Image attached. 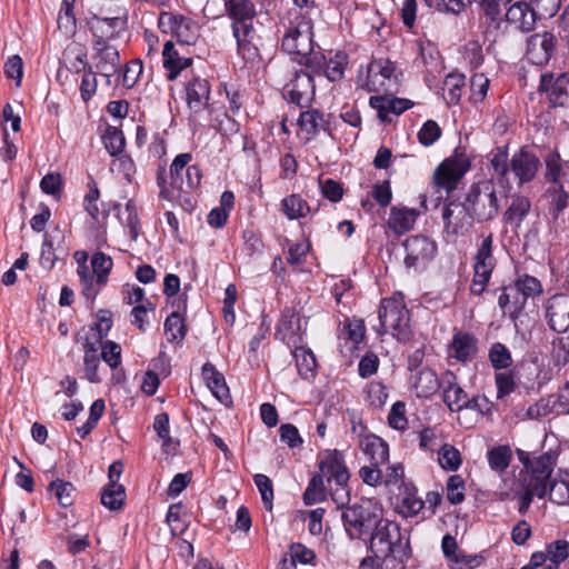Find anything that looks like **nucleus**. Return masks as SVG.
<instances>
[{
	"mask_svg": "<svg viewBox=\"0 0 569 569\" xmlns=\"http://www.w3.org/2000/svg\"><path fill=\"white\" fill-rule=\"evenodd\" d=\"M551 358L556 367L569 363V336L558 337L551 342Z\"/></svg>",
	"mask_w": 569,
	"mask_h": 569,
	"instance_id": "09e8293b",
	"label": "nucleus"
},
{
	"mask_svg": "<svg viewBox=\"0 0 569 569\" xmlns=\"http://www.w3.org/2000/svg\"><path fill=\"white\" fill-rule=\"evenodd\" d=\"M295 357L297 359L299 373L302 377L308 378L309 375L313 373V369L316 368V358L312 352L301 348L296 350Z\"/></svg>",
	"mask_w": 569,
	"mask_h": 569,
	"instance_id": "13d9d810",
	"label": "nucleus"
},
{
	"mask_svg": "<svg viewBox=\"0 0 569 569\" xmlns=\"http://www.w3.org/2000/svg\"><path fill=\"white\" fill-rule=\"evenodd\" d=\"M300 129L309 137H312L325 129L326 122L323 116L317 110H308L300 113L299 117Z\"/></svg>",
	"mask_w": 569,
	"mask_h": 569,
	"instance_id": "58836bf2",
	"label": "nucleus"
},
{
	"mask_svg": "<svg viewBox=\"0 0 569 569\" xmlns=\"http://www.w3.org/2000/svg\"><path fill=\"white\" fill-rule=\"evenodd\" d=\"M429 8L442 12L459 13L465 9V0H423Z\"/></svg>",
	"mask_w": 569,
	"mask_h": 569,
	"instance_id": "69168bd1",
	"label": "nucleus"
},
{
	"mask_svg": "<svg viewBox=\"0 0 569 569\" xmlns=\"http://www.w3.org/2000/svg\"><path fill=\"white\" fill-rule=\"evenodd\" d=\"M253 481L261 495L264 508L271 511L273 507V488L270 478L266 475L258 473L253 477Z\"/></svg>",
	"mask_w": 569,
	"mask_h": 569,
	"instance_id": "6e6d98bb",
	"label": "nucleus"
},
{
	"mask_svg": "<svg viewBox=\"0 0 569 569\" xmlns=\"http://www.w3.org/2000/svg\"><path fill=\"white\" fill-rule=\"evenodd\" d=\"M283 213L290 219L306 217L310 212L308 203L298 194H291L281 201Z\"/></svg>",
	"mask_w": 569,
	"mask_h": 569,
	"instance_id": "e433bc0d",
	"label": "nucleus"
},
{
	"mask_svg": "<svg viewBox=\"0 0 569 569\" xmlns=\"http://www.w3.org/2000/svg\"><path fill=\"white\" fill-rule=\"evenodd\" d=\"M100 357L111 369H116L121 363V347L111 340L100 341Z\"/></svg>",
	"mask_w": 569,
	"mask_h": 569,
	"instance_id": "864d4df0",
	"label": "nucleus"
},
{
	"mask_svg": "<svg viewBox=\"0 0 569 569\" xmlns=\"http://www.w3.org/2000/svg\"><path fill=\"white\" fill-rule=\"evenodd\" d=\"M112 259L103 252H97L91 259L93 273L97 276L98 284L102 286L107 282V277L112 269Z\"/></svg>",
	"mask_w": 569,
	"mask_h": 569,
	"instance_id": "a18cd8bd",
	"label": "nucleus"
},
{
	"mask_svg": "<svg viewBox=\"0 0 569 569\" xmlns=\"http://www.w3.org/2000/svg\"><path fill=\"white\" fill-rule=\"evenodd\" d=\"M342 520L349 535L360 539L371 532L381 520V515L371 500H363L360 505L348 507L342 513Z\"/></svg>",
	"mask_w": 569,
	"mask_h": 569,
	"instance_id": "0eeeda50",
	"label": "nucleus"
},
{
	"mask_svg": "<svg viewBox=\"0 0 569 569\" xmlns=\"http://www.w3.org/2000/svg\"><path fill=\"white\" fill-rule=\"evenodd\" d=\"M92 31L94 42L108 43L109 40L114 39L126 28V20L120 17L114 18H97L94 17Z\"/></svg>",
	"mask_w": 569,
	"mask_h": 569,
	"instance_id": "b1692460",
	"label": "nucleus"
},
{
	"mask_svg": "<svg viewBox=\"0 0 569 569\" xmlns=\"http://www.w3.org/2000/svg\"><path fill=\"white\" fill-rule=\"evenodd\" d=\"M63 67H69L70 72L74 71L76 73L80 72L81 69L83 71H87L88 67H91L87 63L86 58L87 53L86 50L82 47L74 46L69 47L64 50L63 53Z\"/></svg>",
	"mask_w": 569,
	"mask_h": 569,
	"instance_id": "4c0bfd02",
	"label": "nucleus"
},
{
	"mask_svg": "<svg viewBox=\"0 0 569 569\" xmlns=\"http://www.w3.org/2000/svg\"><path fill=\"white\" fill-rule=\"evenodd\" d=\"M547 556L552 563H560L569 557V542L556 540L547 546Z\"/></svg>",
	"mask_w": 569,
	"mask_h": 569,
	"instance_id": "bf43d9fd",
	"label": "nucleus"
},
{
	"mask_svg": "<svg viewBox=\"0 0 569 569\" xmlns=\"http://www.w3.org/2000/svg\"><path fill=\"white\" fill-rule=\"evenodd\" d=\"M468 169L469 163L465 158H448L435 170L433 182L438 188L450 193L457 188Z\"/></svg>",
	"mask_w": 569,
	"mask_h": 569,
	"instance_id": "f8f14e48",
	"label": "nucleus"
},
{
	"mask_svg": "<svg viewBox=\"0 0 569 569\" xmlns=\"http://www.w3.org/2000/svg\"><path fill=\"white\" fill-rule=\"evenodd\" d=\"M516 291L523 299V303L529 297H533L541 292V283L535 277L525 274L516 280L513 283Z\"/></svg>",
	"mask_w": 569,
	"mask_h": 569,
	"instance_id": "c03bdc74",
	"label": "nucleus"
},
{
	"mask_svg": "<svg viewBox=\"0 0 569 569\" xmlns=\"http://www.w3.org/2000/svg\"><path fill=\"white\" fill-rule=\"evenodd\" d=\"M539 90L548 93L553 106H565L569 98V73H561L557 78L552 73L542 74Z\"/></svg>",
	"mask_w": 569,
	"mask_h": 569,
	"instance_id": "dca6fc26",
	"label": "nucleus"
},
{
	"mask_svg": "<svg viewBox=\"0 0 569 569\" xmlns=\"http://www.w3.org/2000/svg\"><path fill=\"white\" fill-rule=\"evenodd\" d=\"M312 23L305 16L298 14L290 22L282 39V49L312 72H320L326 64L321 49H315Z\"/></svg>",
	"mask_w": 569,
	"mask_h": 569,
	"instance_id": "f257e3e1",
	"label": "nucleus"
},
{
	"mask_svg": "<svg viewBox=\"0 0 569 569\" xmlns=\"http://www.w3.org/2000/svg\"><path fill=\"white\" fill-rule=\"evenodd\" d=\"M546 178L548 181L563 188V183L569 182V168L561 161L559 153L549 152L546 157Z\"/></svg>",
	"mask_w": 569,
	"mask_h": 569,
	"instance_id": "7c9ffc66",
	"label": "nucleus"
},
{
	"mask_svg": "<svg viewBox=\"0 0 569 569\" xmlns=\"http://www.w3.org/2000/svg\"><path fill=\"white\" fill-rule=\"evenodd\" d=\"M465 203L473 220L485 222L493 219L499 210L495 184L488 180L473 184L465 199Z\"/></svg>",
	"mask_w": 569,
	"mask_h": 569,
	"instance_id": "423d86ee",
	"label": "nucleus"
},
{
	"mask_svg": "<svg viewBox=\"0 0 569 569\" xmlns=\"http://www.w3.org/2000/svg\"><path fill=\"white\" fill-rule=\"evenodd\" d=\"M126 490L121 483L107 485L101 492V503L110 510L121 509Z\"/></svg>",
	"mask_w": 569,
	"mask_h": 569,
	"instance_id": "f704fd0d",
	"label": "nucleus"
},
{
	"mask_svg": "<svg viewBox=\"0 0 569 569\" xmlns=\"http://www.w3.org/2000/svg\"><path fill=\"white\" fill-rule=\"evenodd\" d=\"M489 360L495 369H507L512 363L510 351L500 342H496L491 346Z\"/></svg>",
	"mask_w": 569,
	"mask_h": 569,
	"instance_id": "8fccbe9b",
	"label": "nucleus"
},
{
	"mask_svg": "<svg viewBox=\"0 0 569 569\" xmlns=\"http://www.w3.org/2000/svg\"><path fill=\"white\" fill-rule=\"evenodd\" d=\"M202 376L212 395L224 406H229L232 400L229 388L226 385L224 377L218 372L211 363L202 367Z\"/></svg>",
	"mask_w": 569,
	"mask_h": 569,
	"instance_id": "393cba45",
	"label": "nucleus"
},
{
	"mask_svg": "<svg viewBox=\"0 0 569 569\" xmlns=\"http://www.w3.org/2000/svg\"><path fill=\"white\" fill-rule=\"evenodd\" d=\"M481 558L479 556L465 555L458 552L450 561L451 569H473L480 565Z\"/></svg>",
	"mask_w": 569,
	"mask_h": 569,
	"instance_id": "774afa93",
	"label": "nucleus"
},
{
	"mask_svg": "<svg viewBox=\"0 0 569 569\" xmlns=\"http://www.w3.org/2000/svg\"><path fill=\"white\" fill-rule=\"evenodd\" d=\"M83 366L86 378L92 383H98L101 381V377L99 375L101 358L99 355V347H97L96 343L87 340L83 345Z\"/></svg>",
	"mask_w": 569,
	"mask_h": 569,
	"instance_id": "473e14b6",
	"label": "nucleus"
},
{
	"mask_svg": "<svg viewBox=\"0 0 569 569\" xmlns=\"http://www.w3.org/2000/svg\"><path fill=\"white\" fill-rule=\"evenodd\" d=\"M530 4L539 18H551L558 12L560 0H530Z\"/></svg>",
	"mask_w": 569,
	"mask_h": 569,
	"instance_id": "338daca9",
	"label": "nucleus"
},
{
	"mask_svg": "<svg viewBox=\"0 0 569 569\" xmlns=\"http://www.w3.org/2000/svg\"><path fill=\"white\" fill-rule=\"evenodd\" d=\"M490 164L493 171L501 178V180L508 182L507 176L510 169V162L508 161L507 151L498 149L497 152L492 154Z\"/></svg>",
	"mask_w": 569,
	"mask_h": 569,
	"instance_id": "e2e57ef3",
	"label": "nucleus"
},
{
	"mask_svg": "<svg viewBox=\"0 0 569 569\" xmlns=\"http://www.w3.org/2000/svg\"><path fill=\"white\" fill-rule=\"evenodd\" d=\"M186 100L189 109L197 113L208 106L210 86L206 79L193 77L186 83Z\"/></svg>",
	"mask_w": 569,
	"mask_h": 569,
	"instance_id": "aec40b11",
	"label": "nucleus"
},
{
	"mask_svg": "<svg viewBox=\"0 0 569 569\" xmlns=\"http://www.w3.org/2000/svg\"><path fill=\"white\" fill-rule=\"evenodd\" d=\"M96 50L94 68L97 72L108 79L114 74L120 63V56L116 47L102 42H93Z\"/></svg>",
	"mask_w": 569,
	"mask_h": 569,
	"instance_id": "6ab92c4d",
	"label": "nucleus"
},
{
	"mask_svg": "<svg viewBox=\"0 0 569 569\" xmlns=\"http://www.w3.org/2000/svg\"><path fill=\"white\" fill-rule=\"evenodd\" d=\"M498 303L503 310L516 311L523 306V299L520 298L512 284L503 289V292L498 298Z\"/></svg>",
	"mask_w": 569,
	"mask_h": 569,
	"instance_id": "4d7b16f0",
	"label": "nucleus"
},
{
	"mask_svg": "<svg viewBox=\"0 0 569 569\" xmlns=\"http://www.w3.org/2000/svg\"><path fill=\"white\" fill-rule=\"evenodd\" d=\"M512 452L509 446H498L488 451V462L492 470L505 471L511 461Z\"/></svg>",
	"mask_w": 569,
	"mask_h": 569,
	"instance_id": "a19ab883",
	"label": "nucleus"
},
{
	"mask_svg": "<svg viewBox=\"0 0 569 569\" xmlns=\"http://www.w3.org/2000/svg\"><path fill=\"white\" fill-rule=\"evenodd\" d=\"M347 57L343 53H337L335 58H331L329 61L326 60V64L323 66L320 73H325V76L330 81H337L342 79L345 72V66Z\"/></svg>",
	"mask_w": 569,
	"mask_h": 569,
	"instance_id": "603ef678",
	"label": "nucleus"
},
{
	"mask_svg": "<svg viewBox=\"0 0 569 569\" xmlns=\"http://www.w3.org/2000/svg\"><path fill=\"white\" fill-rule=\"evenodd\" d=\"M463 487L465 482L460 476H451L447 483V499L453 505L462 502L465 499Z\"/></svg>",
	"mask_w": 569,
	"mask_h": 569,
	"instance_id": "680f3d73",
	"label": "nucleus"
},
{
	"mask_svg": "<svg viewBox=\"0 0 569 569\" xmlns=\"http://www.w3.org/2000/svg\"><path fill=\"white\" fill-rule=\"evenodd\" d=\"M191 160L189 153L178 154L170 167L171 184L178 190H183V171L188 168L187 164Z\"/></svg>",
	"mask_w": 569,
	"mask_h": 569,
	"instance_id": "de8ad7c7",
	"label": "nucleus"
},
{
	"mask_svg": "<svg viewBox=\"0 0 569 569\" xmlns=\"http://www.w3.org/2000/svg\"><path fill=\"white\" fill-rule=\"evenodd\" d=\"M408 546V540L402 542L399 526L392 521L381 519L371 530L369 548L378 557L406 556Z\"/></svg>",
	"mask_w": 569,
	"mask_h": 569,
	"instance_id": "20e7f679",
	"label": "nucleus"
},
{
	"mask_svg": "<svg viewBox=\"0 0 569 569\" xmlns=\"http://www.w3.org/2000/svg\"><path fill=\"white\" fill-rule=\"evenodd\" d=\"M403 247L408 268H423L437 253V243L426 236H411L403 242Z\"/></svg>",
	"mask_w": 569,
	"mask_h": 569,
	"instance_id": "9b49d317",
	"label": "nucleus"
},
{
	"mask_svg": "<svg viewBox=\"0 0 569 569\" xmlns=\"http://www.w3.org/2000/svg\"><path fill=\"white\" fill-rule=\"evenodd\" d=\"M4 74L9 79H13L17 87H20L23 76V62L20 56L14 54L6 61Z\"/></svg>",
	"mask_w": 569,
	"mask_h": 569,
	"instance_id": "0e129e2a",
	"label": "nucleus"
},
{
	"mask_svg": "<svg viewBox=\"0 0 569 569\" xmlns=\"http://www.w3.org/2000/svg\"><path fill=\"white\" fill-rule=\"evenodd\" d=\"M398 84L396 67L389 60H375L368 67L366 87L369 91L391 92Z\"/></svg>",
	"mask_w": 569,
	"mask_h": 569,
	"instance_id": "9d476101",
	"label": "nucleus"
},
{
	"mask_svg": "<svg viewBox=\"0 0 569 569\" xmlns=\"http://www.w3.org/2000/svg\"><path fill=\"white\" fill-rule=\"evenodd\" d=\"M323 473L316 475L311 478L305 493L303 501L307 506H311L316 502L323 501L326 499V487L323 482Z\"/></svg>",
	"mask_w": 569,
	"mask_h": 569,
	"instance_id": "79ce46f5",
	"label": "nucleus"
},
{
	"mask_svg": "<svg viewBox=\"0 0 569 569\" xmlns=\"http://www.w3.org/2000/svg\"><path fill=\"white\" fill-rule=\"evenodd\" d=\"M439 463L446 470H457L461 465L460 452L450 445H443L439 452Z\"/></svg>",
	"mask_w": 569,
	"mask_h": 569,
	"instance_id": "5fc2aeb1",
	"label": "nucleus"
},
{
	"mask_svg": "<svg viewBox=\"0 0 569 569\" xmlns=\"http://www.w3.org/2000/svg\"><path fill=\"white\" fill-rule=\"evenodd\" d=\"M443 231L448 237H462L473 224L467 204L459 201H450L442 209Z\"/></svg>",
	"mask_w": 569,
	"mask_h": 569,
	"instance_id": "1a4fd4ad",
	"label": "nucleus"
},
{
	"mask_svg": "<svg viewBox=\"0 0 569 569\" xmlns=\"http://www.w3.org/2000/svg\"><path fill=\"white\" fill-rule=\"evenodd\" d=\"M465 77L462 74L450 73L443 81V96L448 103L457 104L460 101Z\"/></svg>",
	"mask_w": 569,
	"mask_h": 569,
	"instance_id": "ea45409f",
	"label": "nucleus"
},
{
	"mask_svg": "<svg viewBox=\"0 0 569 569\" xmlns=\"http://www.w3.org/2000/svg\"><path fill=\"white\" fill-rule=\"evenodd\" d=\"M360 446L363 452L370 457L371 462L376 465H383L389 459L388 445L375 435H366L360 440Z\"/></svg>",
	"mask_w": 569,
	"mask_h": 569,
	"instance_id": "c85d7f7f",
	"label": "nucleus"
},
{
	"mask_svg": "<svg viewBox=\"0 0 569 569\" xmlns=\"http://www.w3.org/2000/svg\"><path fill=\"white\" fill-rule=\"evenodd\" d=\"M555 49V37L550 32L536 33L527 40V58L537 66L546 64Z\"/></svg>",
	"mask_w": 569,
	"mask_h": 569,
	"instance_id": "2eb2a0df",
	"label": "nucleus"
},
{
	"mask_svg": "<svg viewBox=\"0 0 569 569\" xmlns=\"http://www.w3.org/2000/svg\"><path fill=\"white\" fill-rule=\"evenodd\" d=\"M527 479L516 480L515 496L519 499L518 511L520 515H525L528 511L535 496L543 498L547 495L545 487L531 485L530 479L528 477Z\"/></svg>",
	"mask_w": 569,
	"mask_h": 569,
	"instance_id": "bb28decb",
	"label": "nucleus"
},
{
	"mask_svg": "<svg viewBox=\"0 0 569 569\" xmlns=\"http://www.w3.org/2000/svg\"><path fill=\"white\" fill-rule=\"evenodd\" d=\"M540 167L538 157L527 150H519L510 160V170L518 179L519 186L530 182Z\"/></svg>",
	"mask_w": 569,
	"mask_h": 569,
	"instance_id": "f3484780",
	"label": "nucleus"
},
{
	"mask_svg": "<svg viewBox=\"0 0 569 569\" xmlns=\"http://www.w3.org/2000/svg\"><path fill=\"white\" fill-rule=\"evenodd\" d=\"M549 498L557 505H568L569 503V480L567 479H552L548 481Z\"/></svg>",
	"mask_w": 569,
	"mask_h": 569,
	"instance_id": "37998d69",
	"label": "nucleus"
},
{
	"mask_svg": "<svg viewBox=\"0 0 569 569\" xmlns=\"http://www.w3.org/2000/svg\"><path fill=\"white\" fill-rule=\"evenodd\" d=\"M370 106L378 110L380 119L385 120L388 113L400 114L412 106L407 99H387L383 97H371Z\"/></svg>",
	"mask_w": 569,
	"mask_h": 569,
	"instance_id": "2f4dec72",
	"label": "nucleus"
},
{
	"mask_svg": "<svg viewBox=\"0 0 569 569\" xmlns=\"http://www.w3.org/2000/svg\"><path fill=\"white\" fill-rule=\"evenodd\" d=\"M441 129L433 120L425 122L418 132L419 142L426 147L433 144L440 137Z\"/></svg>",
	"mask_w": 569,
	"mask_h": 569,
	"instance_id": "052dcab7",
	"label": "nucleus"
},
{
	"mask_svg": "<svg viewBox=\"0 0 569 569\" xmlns=\"http://www.w3.org/2000/svg\"><path fill=\"white\" fill-rule=\"evenodd\" d=\"M492 234L482 238L475 256V274L470 284V291L472 295L480 296L486 290L491 273L496 267V259L492 254Z\"/></svg>",
	"mask_w": 569,
	"mask_h": 569,
	"instance_id": "6e6552de",
	"label": "nucleus"
},
{
	"mask_svg": "<svg viewBox=\"0 0 569 569\" xmlns=\"http://www.w3.org/2000/svg\"><path fill=\"white\" fill-rule=\"evenodd\" d=\"M49 489L54 492L58 502L62 507H69L73 503V493L76 489L71 482L58 479L50 483Z\"/></svg>",
	"mask_w": 569,
	"mask_h": 569,
	"instance_id": "3c124183",
	"label": "nucleus"
},
{
	"mask_svg": "<svg viewBox=\"0 0 569 569\" xmlns=\"http://www.w3.org/2000/svg\"><path fill=\"white\" fill-rule=\"evenodd\" d=\"M412 387L418 397H429L441 387V379H438L431 369H421L412 377Z\"/></svg>",
	"mask_w": 569,
	"mask_h": 569,
	"instance_id": "c756f323",
	"label": "nucleus"
},
{
	"mask_svg": "<svg viewBox=\"0 0 569 569\" xmlns=\"http://www.w3.org/2000/svg\"><path fill=\"white\" fill-rule=\"evenodd\" d=\"M419 216L416 209L395 206L390 209L388 219V227L397 234H402L409 231Z\"/></svg>",
	"mask_w": 569,
	"mask_h": 569,
	"instance_id": "a878e982",
	"label": "nucleus"
},
{
	"mask_svg": "<svg viewBox=\"0 0 569 569\" xmlns=\"http://www.w3.org/2000/svg\"><path fill=\"white\" fill-rule=\"evenodd\" d=\"M226 10L232 19V31L237 40L238 52L244 59H251L257 54L253 44L256 30L252 21L256 17L254 4L250 0H226Z\"/></svg>",
	"mask_w": 569,
	"mask_h": 569,
	"instance_id": "f03ea898",
	"label": "nucleus"
},
{
	"mask_svg": "<svg viewBox=\"0 0 569 569\" xmlns=\"http://www.w3.org/2000/svg\"><path fill=\"white\" fill-rule=\"evenodd\" d=\"M477 345L478 340L473 335L465 331H457L449 345V357L455 358L458 361L466 362L476 356L478 351Z\"/></svg>",
	"mask_w": 569,
	"mask_h": 569,
	"instance_id": "412c9836",
	"label": "nucleus"
},
{
	"mask_svg": "<svg viewBox=\"0 0 569 569\" xmlns=\"http://www.w3.org/2000/svg\"><path fill=\"white\" fill-rule=\"evenodd\" d=\"M531 208L530 200L523 196H515L511 200L510 206L503 213V220L519 228L523 219L528 216Z\"/></svg>",
	"mask_w": 569,
	"mask_h": 569,
	"instance_id": "72a5a7b5",
	"label": "nucleus"
},
{
	"mask_svg": "<svg viewBox=\"0 0 569 569\" xmlns=\"http://www.w3.org/2000/svg\"><path fill=\"white\" fill-rule=\"evenodd\" d=\"M546 319L551 330L558 333L569 331V296L555 295L546 301Z\"/></svg>",
	"mask_w": 569,
	"mask_h": 569,
	"instance_id": "4468645a",
	"label": "nucleus"
},
{
	"mask_svg": "<svg viewBox=\"0 0 569 569\" xmlns=\"http://www.w3.org/2000/svg\"><path fill=\"white\" fill-rule=\"evenodd\" d=\"M555 458L550 452L542 453L533 458L532 463L528 470H522L517 479H530L531 485L545 487L548 489V481L553 471Z\"/></svg>",
	"mask_w": 569,
	"mask_h": 569,
	"instance_id": "a211bd4d",
	"label": "nucleus"
},
{
	"mask_svg": "<svg viewBox=\"0 0 569 569\" xmlns=\"http://www.w3.org/2000/svg\"><path fill=\"white\" fill-rule=\"evenodd\" d=\"M320 470L327 478L331 499L338 508H343L350 500L348 488L349 472L338 452L328 453L320 462Z\"/></svg>",
	"mask_w": 569,
	"mask_h": 569,
	"instance_id": "39448f33",
	"label": "nucleus"
},
{
	"mask_svg": "<svg viewBox=\"0 0 569 569\" xmlns=\"http://www.w3.org/2000/svg\"><path fill=\"white\" fill-rule=\"evenodd\" d=\"M537 18L539 17L531 4L521 1L510 6L506 12V20L515 24L522 32L531 31Z\"/></svg>",
	"mask_w": 569,
	"mask_h": 569,
	"instance_id": "5701e85b",
	"label": "nucleus"
},
{
	"mask_svg": "<svg viewBox=\"0 0 569 569\" xmlns=\"http://www.w3.org/2000/svg\"><path fill=\"white\" fill-rule=\"evenodd\" d=\"M379 320V335L391 332L400 341H408L411 338L409 311L401 295L386 298L381 301Z\"/></svg>",
	"mask_w": 569,
	"mask_h": 569,
	"instance_id": "7ed1b4c3",
	"label": "nucleus"
},
{
	"mask_svg": "<svg viewBox=\"0 0 569 569\" xmlns=\"http://www.w3.org/2000/svg\"><path fill=\"white\" fill-rule=\"evenodd\" d=\"M164 333L169 342H181L186 336V325L181 315L173 311L164 321Z\"/></svg>",
	"mask_w": 569,
	"mask_h": 569,
	"instance_id": "c9c22d12",
	"label": "nucleus"
},
{
	"mask_svg": "<svg viewBox=\"0 0 569 569\" xmlns=\"http://www.w3.org/2000/svg\"><path fill=\"white\" fill-rule=\"evenodd\" d=\"M441 387L443 389V401L451 411H460L468 403V396L457 383L452 372L447 371L441 377Z\"/></svg>",
	"mask_w": 569,
	"mask_h": 569,
	"instance_id": "4be33fe9",
	"label": "nucleus"
},
{
	"mask_svg": "<svg viewBox=\"0 0 569 569\" xmlns=\"http://www.w3.org/2000/svg\"><path fill=\"white\" fill-rule=\"evenodd\" d=\"M313 74H320V72H312L307 68L306 71H296L293 79L286 84L283 96L297 106L308 104L315 94Z\"/></svg>",
	"mask_w": 569,
	"mask_h": 569,
	"instance_id": "ddd939ff",
	"label": "nucleus"
},
{
	"mask_svg": "<svg viewBox=\"0 0 569 569\" xmlns=\"http://www.w3.org/2000/svg\"><path fill=\"white\" fill-rule=\"evenodd\" d=\"M102 139L106 149L111 156H117L123 151L126 140L120 129L116 127H108Z\"/></svg>",
	"mask_w": 569,
	"mask_h": 569,
	"instance_id": "49530a36",
	"label": "nucleus"
},
{
	"mask_svg": "<svg viewBox=\"0 0 569 569\" xmlns=\"http://www.w3.org/2000/svg\"><path fill=\"white\" fill-rule=\"evenodd\" d=\"M162 57L163 67L169 71V80H174L182 70L187 69L192 63L191 58H184L179 54L172 41L164 43Z\"/></svg>",
	"mask_w": 569,
	"mask_h": 569,
	"instance_id": "cd10ccee",
	"label": "nucleus"
}]
</instances>
